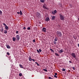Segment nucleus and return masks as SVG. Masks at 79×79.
<instances>
[{
    "mask_svg": "<svg viewBox=\"0 0 79 79\" xmlns=\"http://www.w3.org/2000/svg\"><path fill=\"white\" fill-rule=\"evenodd\" d=\"M60 20H62V21L64 20V16L63 15H62V14H60Z\"/></svg>",
    "mask_w": 79,
    "mask_h": 79,
    "instance_id": "nucleus-1",
    "label": "nucleus"
},
{
    "mask_svg": "<svg viewBox=\"0 0 79 79\" xmlns=\"http://www.w3.org/2000/svg\"><path fill=\"white\" fill-rule=\"evenodd\" d=\"M56 35L58 37H61L62 35L60 31H57Z\"/></svg>",
    "mask_w": 79,
    "mask_h": 79,
    "instance_id": "nucleus-2",
    "label": "nucleus"
},
{
    "mask_svg": "<svg viewBox=\"0 0 79 79\" xmlns=\"http://www.w3.org/2000/svg\"><path fill=\"white\" fill-rule=\"evenodd\" d=\"M36 16L37 18H40V14L38 12H37L36 14Z\"/></svg>",
    "mask_w": 79,
    "mask_h": 79,
    "instance_id": "nucleus-3",
    "label": "nucleus"
},
{
    "mask_svg": "<svg viewBox=\"0 0 79 79\" xmlns=\"http://www.w3.org/2000/svg\"><path fill=\"white\" fill-rule=\"evenodd\" d=\"M71 55L73 56V58H74L75 59H76V54L75 53L73 52L71 54Z\"/></svg>",
    "mask_w": 79,
    "mask_h": 79,
    "instance_id": "nucleus-4",
    "label": "nucleus"
},
{
    "mask_svg": "<svg viewBox=\"0 0 79 79\" xmlns=\"http://www.w3.org/2000/svg\"><path fill=\"white\" fill-rule=\"evenodd\" d=\"M16 39H17V40H19L20 39V37H19V35H17L16 37Z\"/></svg>",
    "mask_w": 79,
    "mask_h": 79,
    "instance_id": "nucleus-5",
    "label": "nucleus"
},
{
    "mask_svg": "<svg viewBox=\"0 0 79 79\" xmlns=\"http://www.w3.org/2000/svg\"><path fill=\"white\" fill-rule=\"evenodd\" d=\"M52 13L53 15H55V14L56 13V10H55L54 11H52Z\"/></svg>",
    "mask_w": 79,
    "mask_h": 79,
    "instance_id": "nucleus-6",
    "label": "nucleus"
},
{
    "mask_svg": "<svg viewBox=\"0 0 79 79\" xmlns=\"http://www.w3.org/2000/svg\"><path fill=\"white\" fill-rule=\"evenodd\" d=\"M42 31L43 32H46V28L45 27L43 28Z\"/></svg>",
    "mask_w": 79,
    "mask_h": 79,
    "instance_id": "nucleus-7",
    "label": "nucleus"
},
{
    "mask_svg": "<svg viewBox=\"0 0 79 79\" xmlns=\"http://www.w3.org/2000/svg\"><path fill=\"white\" fill-rule=\"evenodd\" d=\"M50 20V18L49 17H47L45 19L46 21L48 22Z\"/></svg>",
    "mask_w": 79,
    "mask_h": 79,
    "instance_id": "nucleus-8",
    "label": "nucleus"
},
{
    "mask_svg": "<svg viewBox=\"0 0 79 79\" xmlns=\"http://www.w3.org/2000/svg\"><path fill=\"white\" fill-rule=\"evenodd\" d=\"M4 28L3 27H2L1 29H0V31L2 32H3V30Z\"/></svg>",
    "mask_w": 79,
    "mask_h": 79,
    "instance_id": "nucleus-9",
    "label": "nucleus"
},
{
    "mask_svg": "<svg viewBox=\"0 0 79 79\" xmlns=\"http://www.w3.org/2000/svg\"><path fill=\"white\" fill-rule=\"evenodd\" d=\"M64 50L63 49H61L59 51V52L60 53H62V52H63Z\"/></svg>",
    "mask_w": 79,
    "mask_h": 79,
    "instance_id": "nucleus-10",
    "label": "nucleus"
},
{
    "mask_svg": "<svg viewBox=\"0 0 79 79\" xmlns=\"http://www.w3.org/2000/svg\"><path fill=\"white\" fill-rule=\"evenodd\" d=\"M29 60L30 61H32V58H31V56H29Z\"/></svg>",
    "mask_w": 79,
    "mask_h": 79,
    "instance_id": "nucleus-11",
    "label": "nucleus"
},
{
    "mask_svg": "<svg viewBox=\"0 0 79 79\" xmlns=\"http://www.w3.org/2000/svg\"><path fill=\"white\" fill-rule=\"evenodd\" d=\"M55 18H56V17L55 16H53V17H52L51 19L52 20H54V19H55Z\"/></svg>",
    "mask_w": 79,
    "mask_h": 79,
    "instance_id": "nucleus-12",
    "label": "nucleus"
},
{
    "mask_svg": "<svg viewBox=\"0 0 79 79\" xmlns=\"http://www.w3.org/2000/svg\"><path fill=\"white\" fill-rule=\"evenodd\" d=\"M6 47L7 48H11V47H10L9 45H6Z\"/></svg>",
    "mask_w": 79,
    "mask_h": 79,
    "instance_id": "nucleus-13",
    "label": "nucleus"
},
{
    "mask_svg": "<svg viewBox=\"0 0 79 79\" xmlns=\"http://www.w3.org/2000/svg\"><path fill=\"white\" fill-rule=\"evenodd\" d=\"M13 41H15L16 40V38L15 37H13L12 39Z\"/></svg>",
    "mask_w": 79,
    "mask_h": 79,
    "instance_id": "nucleus-14",
    "label": "nucleus"
},
{
    "mask_svg": "<svg viewBox=\"0 0 79 79\" xmlns=\"http://www.w3.org/2000/svg\"><path fill=\"white\" fill-rule=\"evenodd\" d=\"M5 28L6 30H8V27L7 26L5 27Z\"/></svg>",
    "mask_w": 79,
    "mask_h": 79,
    "instance_id": "nucleus-15",
    "label": "nucleus"
},
{
    "mask_svg": "<svg viewBox=\"0 0 79 79\" xmlns=\"http://www.w3.org/2000/svg\"><path fill=\"white\" fill-rule=\"evenodd\" d=\"M40 2L42 3H44L45 2V0H40Z\"/></svg>",
    "mask_w": 79,
    "mask_h": 79,
    "instance_id": "nucleus-16",
    "label": "nucleus"
},
{
    "mask_svg": "<svg viewBox=\"0 0 79 79\" xmlns=\"http://www.w3.org/2000/svg\"><path fill=\"white\" fill-rule=\"evenodd\" d=\"M54 40L55 41H57V40H58V38L57 37H56L55 39V40Z\"/></svg>",
    "mask_w": 79,
    "mask_h": 79,
    "instance_id": "nucleus-17",
    "label": "nucleus"
},
{
    "mask_svg": "<svg viewBox=\"0 0 79 79\" xmlns=\"http://www.w3.org/2000/svg\"><path fill=\"white\" fill-rule=\"evenodd\" d=\"M19 14H20V15H23V13H22V11H21V10L20 11Z\"/></svg>",
    "mask_w": 79,
    "mask_h": 79,
    "instance_id": "nucleus-18",
    "label": "nucleus"
},
{
    "mask_svg": "<svg viewBox=\"0 0 79 79\" xmlns=\"http://www.w3.org/2000/svg\"><path fill=\"white\" fill-rule=\"evenodd\" d=\"M55 54L56 56H60V55H59V54L56 53V52L55 53Z\"/></svg>",
    "mask_w": 79,
    "mask_h": 79,
    "instance_id": "nucleus-19",
    "label": "nucleus"
},
{
    "mask_svg": "<svg viewBox=\"0 0 79 79\" xmlns=\"http://www.w3.org/2000/svg\"><path fill=\"white\" fill-rule=\"evenodd\" d=\"M19 66L20 68H23V66L21 64H19Z\"/></svg>",
    "mask_w": 79,
    "mask_h": 79,
    "instance_id": "nucleus-20",
    "label": "nucleus"
},
{
    "mask_svg": "<svg viewBox=\"0 0 79 79\" xmlns=\"http://www.w3.org/2000/svg\"><path fill=\"white\" fill-rule=\"evenodd\" d=\"M30 29H31V27H28L27 28V30H28V31H30Z\"/></svg>",
    "mask_w": 79,
    "mask_h": 79,
    "instance_id": "nucleus-21",
    "label": "nucleus"
},
{
    "mask_svg": "<svg viewBox=\"0 0 79 79\" xmlns=\"http://www.w3.org/2000/svg\"><path fill=\"white\" fill-rule=\"evenodd\" d=\"M54 44L55 45H56V41L54 40Z\"/></svg>",
    "mask_w": 79,
    "mask_h": 79,
    "instance_id": "nucleus-22",
    "label": "nucleus"
},
{
    "mask_svg": "<svg viewBox=\"0 0 79 79\" xmlns=\"http://www.w3.org/2000/svg\"><path fill=\"white\" fill-rule=\"evenodd\" d=\"M50 50H51L52 52H54V51L51 48H50Z\"/></svg>",
    "mask_w": 79,
    "mask_h": 79,
    "instance_id": "nucleus-23",
    "label": "nucleus"
},
{
    "mask_svg": "<svg viewBox=\"0 0 79 79\" xmlns=\"http://www.w3.org/2000/svg\"><path fill=\"white\" fill-rule=\"evenodd\" d=\"M43 70L44 71H45V72H47V70L45 69H43Z\"/></svg>",
    "mask_w": 79,
    "mask_h": 79,
    "instance_id": "nucleus-24",
    "label": "nucleus"
},
{
    "mask_svg": "<svg viewBox=\"0 0 79 79\" xmlns=\"http://www.w3.org/2000/svg\"><path fill=\"white\" fill-rule=\"evenodd\" d=\"M62 71H66V69H62Z\"/></svg>",
    "mask_w": 79,
    "mask_h": 79,
    "instance_id": "nucleus-25",
    "label": "nucleus"
},
{
    "mask_svg": "<svg viewBox=\"0 0 79 79\" xmlns=\"http://www.w3.org/2000/svg\"><path fill=\"white\" fill-rule=\"evenodd\" d=\"M2 14V11L0 10V15H1Z\"/></svg>",
    "mask_w": 79,
    "mask_h": 79,
    "instance_id": "nucleus-26",
    "label": "nucleus"
},
{
    "mask_svg": "<svg viewBox=\"0 0 79 79\" xmlns=\"http://www.w3.org/2000/svg\"><path fill=\"white\" fill-rule=\"evenodd\" d=\"M39 52H42V50L40 49H39Z\"/></svg>",
    "mask_w": 79,
    "mask_h": 79,
    "instance_id": "nucleus-27",
    "label": "nucleus"
},
{
    "mask_svg": "<svg viewBox=\"0 0 79 79\" xmlns=\"http://www.w3.org/2000/svg\"><path fill=\"white\" fill-rule=\"evenodd\" d=\"M22 73H20L19 74V76H22Z\"/></svg>",
    "mask_w": 79,
    "mask_h": 79,
    "instance_id": "nucleus-28",
    "label": "nucleus"
},
{
    "mask_svg": "<svg viewBox=\"0 0 79 79\" xmlns=\"http://www.w3.org/2000/svg\"><path fill=\"white\" fill-rule=\"evenodd\" d=\"M3 25L4 26H6V25L5 23H3Z\"/></svg>",
    "mask_w": 79,
    "mask_h": 79,
    "instance_id": "nucleus-29",
    "label": "nucleus"
},
{
    "mask_svg": "<svg viewBox=\"0 0 79 79\" xmlns=\"http://www.w3.org/2000/svg\"><path fill=\"white\" fill-rule=\"evenodd\" d=\"M6 54L7 55H10V53L8 52H7Z\"/></svg>",
    "mask_w": 79,
    "mask_h": 79,
    "instance_id": "nucleus-30",
    "label": "nucleus"
},
{
    "mask_svg": "<svg viewBox=\"0 0 79 79\" xmlns=\"http://www.w3.org/2000/svg\"><path fill=\"white\" fill-rule=\"evenodd\" d=\"M37 52H38V53H40V52H39V51L38 49H37Z\"/></svg>",
    "mask_w": 79,
    "mask_h": 79,
    "instance_id": "nucleus-31",
    "label": "nucleus"
},
{
    "mask_svg": "<svg viewBox=\"0 0 79 79\" xmlns=\"http://www.w3.org/2000/svg\"><path fill=\"white\" fill-rule=\"evenodd\" d=\"M48 78L49 79H53V78H52L51 77H48Z\"/></svg>",
    "mask_w": 79,
    "mask_h": 79,
    "instance_id": "nucleus-32",
    "label": "nucleus"
},
{
    "mask_svg": "<svg viewBox=\"0 0 79 79\" xmlns=\"http://www.w3.org/2000/svg\"><path fill=\"white\" fill-rule=\"evenodd\" d=\"M7 32H8V31H4V34H7Z\"/></svg>",
    "mask_w": 79,
    "mask_h": 79,
    "instance_id": "nucleus-33",
    "label": "nucleus"
},
{
    "mask_svg": "<svg viewBox=\"0 0 79 79\" xmlns=\"http://www.w3.org/2000/svg\"><path fill=\"white\" fill-rule=\"evenodd\" d=\"M54 77H56V78H57V76H56V75H54Z\"/></svg>",
    "mask_w": 79,
    "mask_h": 79,
    "instance_id": "nucleus-34",
    "label": "nucleus"
},
{
    "mask_svg": "<svg viewBox=\"0 0 79 79\" xmlns=\"http://www.w3.org/2000/svg\"><path fill=\"white\" fill-rule=\"evenodd\" d=\"M57 74H58L57 73H55V76H56Z\"/></svg>",
    "mask_w": 79,
    "mask_h": 79,
    "instance_id": "nucleus-35",
    "label": "nucleus"
},
{
    "mask_svg": "<svg viewBox=\"0 0 79 79\" xmlns=\"http://www.w3.org/2000/svg\"><path fill=\"white\" fill-rule=\"evenodd\" d=\"M73 38L75 39V40H76V36H73Z\"/></svg>",
    "mask_w": 79,
    "mask_h": 79,
    "instance_id": "nucleus-36",
    "label": "nucleus"
},
{
    "mask_svg": "<svg viewBox=\"0 0 79 79\" xmlns=\"http://www.w3.org/2000/svg\"><path fill=\"white\" fill-rule=\"evenodd\" d=\"M43 7L44 8H45L46 7L45 6V5H43Z\"/></svg>",
    "mask_w": 79,
    "mask_h": 79,
    "instance_id": "nucleus-37",
    "label": "nucleus"
},
{
    "mask_svg": "<svg viewBox=\"0 0 79 79\" xmlns=\"http://www.w3.org/2000/svg\"><path fill=\"white\" fill-rule=\"evenodd\" d=\"M44 9H46V10H47V9H48V8H47V7H45V8H44Z\"/></svg>",
    "mask_w": 79,
    "mask_h": 79,
    "instance_id": "nucleus-38",
    "label": "nucleus"
},
{
    "mask_svg": "<svg viewBox=\"0 0 79 79\" xmlns=\"http://www.w3.org/2000/svg\"><path fill=\"white\" fill-rule=\"evenodd\" d=\"M18 32H19V31H16V34H18Z\"/></svg>",
    "mask_w": 79,
    "mask_h": 79,
    "instance_id": "nucleus-39",
    "label": "nucleus"
},
{
    "mask_svg": "<svg viewBox=\"0 0 79 79\" xmlns=\"http://www.w3.org/2000/svg\"><path fill=\"white\" fill-rule=\"evenodd\" d=\"M31 60H32L33 61H35L34 59H32Z\"/></svg>",
    "mask_w": 79,
    "mask_h": 79,
    "instance_id": "nucleus-40",
    "label": "nucleus"
},
{
    "mask_svg": "<svg viewBox=\"0 0 79 79\" xmlns=\"http://www.w3.org/2000/svg\"><path fill=\"white\" fill-rule=\"evenodd\" d=\"M23 29H24V30H25V29H26V27H23Z\"/></svg>",
    "mask_w": 79,
    "mask_h": 79,
    "instance_id": "nucleus-41",
    "label": "nucleus"
},
{
    "mask_svg": "<svg viewBox=\"0 0 79 79\" xmlns=\"http://www.w3.org/2000/svg\"><path fill=\"white\" fill-rule=\"evenodd\" d=\"M33 42H35V40H33Z\"/></svg>",
    "mask_w": 79,
    "mask_h": 79,
    "instance_id": "nucleus-42",
    "label": "nucleus"
},
{
    "mask_svg": "<svg viewBox=\"0 0 79 79\" xmlns=\"http://www.w3.org/2000/svg\"><path fill=\"white\" fill-rule=\"evenodd\" d=\"M73 69L74 70H75V68L74 67H73Z\"/></svg>",
    "mask_w": 79,
    "mask_h": 79,
    "instance_id": "nucleus-43",
    "label": "nucleus"
},
{
    "mask_svg": "<svg viewBox=\"0 0 79 79\" xmlns=\"http://www.w3.org/2000/svg\"><path fill=\"white\" fill-rule=\"evenodd\" d=\"M60 25H58V27H60Z\"/></svg>",
    "mask_w": 79,
    "mask_h": 79,
    "instance_id": "nucleus-44",
    "label": "nucleus"
},
{
    "mask_svg": "<svg viewBox=\"0 0 79 79\" xmlns=\"http://www.w3.org/2000/svg\"><path fill=\"white\" fill-rule=\"evenodd\" d=\"M37 64V66H40V65L39 64H38V63L37 64Z\"/></svg>",
    "mask_w": 79,
    "mask_h": 79,
    "instance_id": "nucleus-45",
    "label": "nucleus"
},
{
    "mask_svg": "<svg viewBox=\"0 0 79 79\" xmlns=\"http://www.w3.org/2000/svg\"><path fill=\"white\" fill-rule=\"evenodd\" d=\"M69 63H72V62H71V61H69Z\"/></svg>",
    "mask_w": 79,
    "mask_h": 79,
    "instance_id": "nucleus-46",
    "label": "nucleus"
},
{
    "mask_svg": "<svg viewBox=\"0 0 79 79\" xmlns=\"http://www.w3.org/2000/svg\"><path fill=\"white\" fill-rule=\"evenodd\" d=\"M17 14H18V15H19V12H17Z\"/></svg>",
    "mask_w": 79,
    "mask_h": 79,
    "instance_id": "nucleus-47",
    "label": "nucleus"
},
{
    "mask_svg": "<svg viewBox=\"0 0 79 79\" xmlns=\"http://www.w3.org/2000/svg\"><path fill=\"white\" fill-rule=\"evenodd\" d=\"M8 31H6V30H5L4 32Z\"/></svg>",
    "mask_w": 79,
    "mask_h": 79,
    "instance_id": "nucleus-48",
    "label": "nucleus"
},
{
    "mask_svg": "<svg viewBox=\"0 0 79 79\" xmlns=\"http://www.w3.org/2000/svg\"><path fill=\"white\" fill-rule=\"evenodd\" d=\"M35 63L37 64L38 63H37V62H35Z\"/></svg>",
    "mask_w": 79,
    "mask_h": 79,
    "instance_id": "nucleus-49",
    "label": "nucleus"
},
{
    "mask_svg": "<svg viewBox=\"0 0 79 79\" xmlns=\"http://www.w3.org/2000/svg\"><path fill=\"white\" fill-rule=\"evenodd\" d=\"M35 63L37 64L38 63H37V62H35Z\"/></svg>",
    "mask_w": 79,
    "mask_h": 79,
    "instance_id": "nucleus-50",
    "label": "nucleus"
}]
</instances>
